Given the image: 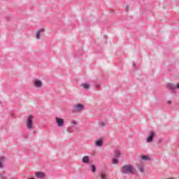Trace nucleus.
<instances>
[{
	"label": "nucleus",
	"mask_w": 179,
	"mask_h": 179,
	"mask_svg": "<svg viewBox=\"0 0 179 179\" xmlns=\"http://www.w3.org/2000/svg\"><path fill=\"white\" fill-rule=\"evenodd\" d=\"M120 172L122 174H131L135 176L136 174V169L134 168L132 164L124 165L120 169Z\"/></svg>",
	"instance_id": "obj_1"
},
{
	"label": "nucleus",
	"mask_w": 179,
	"mask_h": 179,
	"mask_svg": "<svg viewBox=\"0 0 179 179\" xmlns=\"http://www.w3.org/2000/svg\"><path fill=\"white\" fill-rule=\"evenodd\" d=\"M34 117L33 115H29L28 118L26 120V124H27V129L29 131H31L33 128H34V123H33V120Z\"/></svg>",
	"instance_id": "obj_2"
},
{
	"label": "nucleus",
	"mask_w": 179,
	"mask_h": 179,
	"mask_svg": "<svg viewBox=\"0 0 179 179\" xmlns=\"http://www.w3.org/2000/svg\"><path fill=\"white\" fill-rule=\"evenodd\" d=\"M83 110H85V105L79 103L73 106L72 111L73 113H80Z\"/></svg>",
	"instance_id": "obj_3"
},
{
	"label": "nucleus",
	"mask_w": 179,
	"mask_h": 179,
	"mask_svg": "<svg viewBox=\"0 0 179 179\" xmlns=\"http://www.w3.org/2000/svg\"><path fill=\"white\" fill-rule=\"evenodd\" d=\"M55 120L56 124H57V127H59V128L64 127L65 124V120L64 119L56 117Z\"/></svg>",
	"instance_id": "obj_4"
},
{
	"label": "nucleus",
	"mask_w": 179,
	"mask_h": 179,
	"mask_svg": "<svg viewBox=\"0 0 179 179\" xmlns=\"http://www.w3.org/2000/svg\"><path fill=\"white\" fill-rule=\"evenodd\" d=\"M35 176H36V178H41V179H45L47 177V175L45 174V173H44L43 171L35 172Z\"/></svg>",
	"instance_id": "obj_5"
},
{
	"label": "nucleus",
	"mask_w": 179,
	"mask_h": 179,
	"mask_svg": "<svg viewBox=\"0 0 179 179\" xmlns=\"http://www.w3.org/2000/svg\"><path fill=\"white\" fill-rule=\"evenodd\" d=\"M153 138H155V132L153 131H150V136L147 138L146 142L148 143H150L151 142H153Z\"/></svg>",
	"instance_id": "obj_6"
},
{
	"label": "nucleus",
	"mask_w": 179,
	"mask_h": 179,
	"mask_svg": "<svg viewBox=\"0 0 179 179\" xmlns=\"http://www.w3.org/2000/svg\"><path fill=\"white\" fill-rule=\"evenodd\" d=\"M34 85L35 87H41V86H43V82L40 80H35L34 81Z\"/></svg>",
	"instance_id": "obj_7"
},
{
	"label": "nucleus",
	"mask_w": 179,
	"mask_h": 179,
	"mask_svg": "<svg viewBox=\"0 0 179 179\" xmlns=\"http://www.w3.org/2000/svg\"><path fill=\"white\" fill-rule=\"evenodd\" d=\"M114 153V156L116 159H120V157H121V151H120V150H115Z\"/></svg>",
	"instance_id": "obj_8"
},
{
	"label": "nucleus",
	"mask_w": 179,
	"mask_h": 179,
	"mask_svg": "<svg viewBox=\"0 0 179 179\" xmlns=\"http://www.w3.org/2000/svg\"><path fill=\"white\" fill-rule=\"evenodd\" d=\"M141 160H143V162H150L151 159L150 157L148 155H142Z\"/></svg>",
	"instance_id": "obj_9"
},
{
	"label": "nucleus",
	"mask_w": 179,
	"mask_h": 179,
	"mask_svg": "<svg viewBox=\"0 0 179 179\" xmlns=\"http://www.w3.org/2000/svg\"><path fill=\"white\" fill-rule=\"evenodd\" d=\"M96 145L98 147L103 146V139L100 138L99 140H97L95 141Z\"/></svg>",
	"instance_id": "obj_10"
},
{
	"label": "nucleus",
	"mask_w": 179,
	"mask_h": 179,
	"mask_svg": "<svg viewBox=\"0 0 179 179\" xmlns=\"http://www.w3.org/2000/svg\"><path fill=\"white\" fill-rule=\"evenodd\" d=\"M41 33H44V29H39V30L36 32V38H37V40H40V34H41Z\"/></svg>",
	"instance_id": "obj_11"
},
{
	"label": "nucleus",
	"mask_w": 179,
	"mask_h": 179,
	"mask_svg": "<svg viewBox=\"0 0 179 179\" xmlns=\"http://www.w3.org/2000/svg\"><path fill=\"white\" fill-rule=\"evenodd\" d=\"M83 163H85L86 164H89V156H85L83 157Z\"/></svg>",
	"instance_id": "obj_12"
},
{
	"label": "nucleus",
	"mask_w": 179,
	"mask_h": 179,
	"mask_svg": "<svg viewBox=\"0 0 179 179\" xmlns=\"http://www.w3.org/2000/svg\"><path fill=\"white\" fill-rule=\"evenodd\" d=\"M5 160V157H0V169H3V161Z\"/></svg>",
	"instance_id": "obj_13"
},
{
	"label": "nucleus",
	"mask_w": 179,
	"mask_h": 179,
	"mask_svg": "<svg viewBox=\"0 0 179 179\" xmlns=\"http://www.w3.org/2000/svg\"><path fill=\"white\" fill-rule=\"evenodd\" d=\"M81 86H83V87L86 90L90 89V85L86 83H83Z\"/></svg>",
	"instance_id": "obj_14"
},
{
	"label": "nucleus",
	"mask_w": 179,
	"mask_h": 179,
	"mask_svg": "<svg viewBox=\"0 0 179 179\" xmlns=\"http://www.w3.org/2000/svg\"><path fill=\"white\" fill-rule=\"evenodd\" d=\"M138 171H140L141 173H143L145 168L143 167V165H140L137 167Z\"/></svg>",
	"instance_id": "obj_15"
},
{
	"label": "nucleus",
	"mask_w": 179,
	"mask_h": 179,
	"mask_svg": "<svg viewBox=\"0 0 179 179\" xmlns=\"http://www.w3.org/2000/svg\"><path fill=\"white\" fill-rule=\"evenodd\" d=\"M120 163V161L117 158L113 159V164H118Z\"/></svg>",
	"instance_id": "obj_16"
},
{
	"label": "nucleus",
	"mask_w": 179,
	"mask_h": 179,
	"mask_svg": "<svg viewBox=\"0 0 179 179\" xmlns=\"http://www.w3.org/2000/svg\"><path fill=\"white\" fill-rule=\"evenodd\" d=\"M91 171L92 173H94L96 171V165L94 164L91 165Z\"/></svg>",
	"instance_id": "obj_17"
},
{
	"label": "nucleus",
	"mask_w": 179,
	"mask_h": 179,
	"mask_svg": "<svg viewBox=\"0 0 179 179\" xmlns=\"http://www.w3.org/2000/svg\"><path fill=\"white\" fill-rule=\"evenodd\" d=\"M5 174H6L5 172L0 173V178L1 179H6V176H5Z\"/></svg>",
	"instance_id": "obj_18"
},
{
	"label": "nucleus",
	"mask_w": 179,
	"mask_h": 179,
	"mask_svg": "<svg viewBox=\"0 0 179 179\" xmlns=\"http://www.w3.org/2000/svg\"><path fill=\"white\" fill-rule=\"evenodd\" d=\"M99 126L100 127H106V123L104 122H99Z\"/></svg>",
	"instance_id": "obj_19"
},
{
	"label": "nucleus",
	"mask_w": 179,
	"mask_h": 179,
	"mask_svg": "<svg viewBox=\"0 0 179 179\" xmlns=\"http://www.w3.org/2000/svg\"><path fill=\"white\" fill-rule=\"evenodd\" d=\"M66 131L67 132H69V134H71V132H72V129H71V128H67Z\"/></svg>",
	"instance_id": "obj_20"
},
{
	"label": "nucleus",
	"mask_w": 179,
	"mask_h": 179,
	"mask_svg": "<svg viewBox=\"0 0 179 179\" xmlns=\"http://www.w3.org/2000/svg\"><path fill=\"white\" fill-rule=\"evenodd\" d=\"M163 142V138H159L158 141V143H162Z\"/></svg>",
	"instance_id": "obj_21"
},
{
	"label": "nucleus",
	"mask_w": 179,
	"mask_h": 179,
	"mask_svg": "<svg viewBox=\"0 0 179 179\" xmlns=\"http://www.w3.org/2000/svg\"><path fill=\"white\" fill-rule=\"evenodd\" d=\"M71 124H73V125H76V124H78V122H76V121H72Z\"/></svg>",
	"instance_id": "obj_22"
},
{
	"label": "nucleus",
	"mask_w": 179,
	"mask_h": 179,
	"mask_svg": "<svg viewBox=\"0 0 179 179\" xmlns=\"http://www.w3.org/2000/svg\"><path fill=\"white\" fill-rule=\"evenodd\" d=\"M128 9H129V7H128V6H126V13L128 12Z\"/></svg>",
	"instance_id": "obj_23"
},
{
	"label": "nucleus",
	"mask_w": 179,
	"mask_h": 179,
	"mask_svg": "<svg viewBox=\"0 0 179 179\" xmlns=\"http://www.w3.org/2000/svg\"><path fill=\"white\" fill-rule=\"evenodd\" d=\"M167 103H168V104H171V101H167Z\"/></svg>",
	"instance_id": "obj_24"
},
{
	"label": "nucleus",
	"mask_w": 179,
	"mask_h": 179,
	"mask_svg": "<svg viewBox=\"0 0 179 179\" xmlns=\"http://www.w3.org/2000/svg\"><path fill=\"white\" fill-rule=\"evenodd\" d=\"M24 138H25V139H27V138H29V135L24 136Z\"/></svg>",
	"instance_id": "obj_25"
},
{
	"label": "nucleus",
	"mask_w": 179,
	"mask_h": 179,
	"mask_svg": "<svg viewBox=\"0 0 179 179\" xmlns=\"http://www.w3.org/2000/svg\"><path fill=\"white\" fill-rule=\"evenodd\" d=\"M105 38H108V36H105Z\"/></svg>",
	"instance_id": "obj_26"
},
{
	"label": "nucleus",
	"mask_w": 179,
	"mask_h": 179,
	"mask_svg": "<svg viewBox=\"0 0 179 179\" xmlns=\"http://www.w3.org/2000/svg\"><path fill=\"white\" fill-rule=\"evenodd\" d=\"M133 66H135V64H133Z\"/></svg>",
	"instance_id": "obj_27"
},
{
	"label": "nucleus",
	"mask_w": 179,
	"mask_h": 179,
	"mask_svg": "<svg viewBox=\"0 0 179 179\" xmlns=\"http://www.w3.org/2000/svg\"><path fill=\"white\" fill-rule=\"evenodd\" d=\"M28 179H36V178H28Z\"/></svg>",
	"instance_id": "obj_28"
}]
</instances>
